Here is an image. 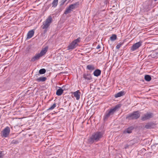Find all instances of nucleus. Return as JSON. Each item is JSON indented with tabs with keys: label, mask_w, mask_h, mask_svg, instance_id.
I'll list each match as a JSON object with an SVG mask.
<instances>
[{
	"label": "nucleus",
	"mask_w": 158,
	"mask_h": 158,
	"mask_svg": "<svg viewBox=\"0 0 158 158\" xmlns=\"http://www.w3.org/2000/svg\"><path fill=\"white\" fill-rule=\"evenodd\" d=\"M103 134L101 132H97L93 134L88 139V142L92 143L94 142L98 141L102 136Z\"/></svg>",
	"instance_id": "nucleus-1"
},
{
	"label": "nucleus",
	"mask_w": 158,
	"mask_h": 158,
	"mask_svg": "<svg viewBox=\"0 0 158 158\" xmlns=\"http://www.w3.org/2000/svg\"><path fill=\"white\" fill-rule=\"evenodd\" d=\"M80 38H78L77 39L74 40L69 45L68 47V50H72L76 48L78 46V43L80 42Z\"/></svg>",
	"instance_id": "nucleus-2"
},
{
	"label": "nucleus",
	"mask_w": 158,
	"mask_h": 158,
	"mask_svg": "<svg viewBox=\"0 0 158 158\" xmlns=\"http://www.w3.org/2000/svg\"><path fill=\"white\" fill-rule=\"evenodd\" d=\"M120 107L119 105L116 106L114 108L110 109V110L107 111L105 114V118H107L110 115H113L114 113L116 111L117 109Z\"/></svg>",
	"instance_id": "nucleus-3"
},
{
	"label": "nucleus",
	"mask_w": 158,
	"mask_h": 158,
	"mask_svg": "<svg viewBox=\"0 0 158 158\" xmlns=\"http://www.w3.org/2000/svg\"><path fill=\"white\" fill-rule=\"evenodd\" d=\"M52 22V19L51 16H49L45 21L43 23L42 26L43 29H46L48 27Z\"/></svg>",
	"instance_id": "nucleus-4"
},
{
	"label": "nucleus",
	"mask_w": 158,
	"mask_h": 158,
	"mask_svg": "<svg viewBox=\"0 0 158 158\" xmlns=\"http://www.w3.org/2000/svg\"><path fill=\"white\" fill-rule=\"evenodd\" d=\"M140 116V114L138 111L135 112L129 115L126 117L127 119H137Z\"/></svg>",
	"instance_id": "nucleus-5"
},
{
	"label": "nucleus",
	"mask_w": 158,
	"mask_h": 158,
	"mask_svg": "<svg viewBox=\"0 0 158 158\" xmlns=\"http://www.w3.org/2000/svg\"><path fill=\"white\" fill-rule=\"evenodd\" d=\"M10 128L8 127H6L4 129L2 132L3 136L5 137H7L10 134Z\"/></svg>",
	"instance_id": "nucleus-6"
},
{
	"label": "nucleus",
	"mask_w": 158,
	"mask_h": 158,
	"mask_svg": "<svg viewBox=\"0 0 158 158\" xmlns=\"http://www.w3.org/2000/svg\"><path fill=\"white\" fill-rule=\"evenodd\" d=\"M153 116V114L152 113H148L145 114L142 117V120L145 121L152 118Z\"/></svg>",
	"instance_id": "nucleus-7"
},
{
	"label": "nucleus",
	"mask_w": 158,
	"mask_h": 158,
	"mask_svg": "<svg viewBox=\"0 0 158 158\" xmlns=\"http://www.w3.org/2000/svg\"><path fill=\"white\" fill-rule=\"evenodd\" d=\"M142 43V42L139 41L133 44L131 47V50L134 51L137 49L141 45Z\"/></svg>",
	"instance_id": "nucleus-8"
},
{
	"label": "nucleus",
	"mask_w": 158,
	"mask_h": 158,
	"mask_svg": "<svg viewBox=\"0 0 158 158\" xmlns=\"http://www.w3.org/2000/svg\"><path fill=\"white\" fill-rule=\"evenodd\" d=\"M34 33V32L33 30H31L29 31L27 34V39H29L31 38L33 35Z\"/></svg>",
	"instance_id": "nucleus-9"
},
{
	"label": "nucleus",
	"mask_w": 158,
	"mask_h": 158,
	"mask_svg": "<svg viewBox=\"0 0 158 158\" xmlns=\"http://www.w3.org/2000/svg\"><path fill=\"white\" fill-rule=\"evenodd\" d=\"M80 92L78 90H77L73 93L74 96L76 98L77 100H78L79 99L80 97Z\"/></svg>",
	"instance_id": "nucleus-10"
},
{
	"label": "nucleus",
	"mask_w": 158,
	"mask_h": 158,
	"mask_svg": "<svg viewBox=\"0 0 158 158\" xmlns=\"http://www.w3.org/2000/svg\"><path fill=\"white\" fill-rule=\"evenodd\" d=\"M48 49V47H46L44 48H43L42 50L39 53L40 55L42 56H43L47 52Z\"/></svg>",
	"instance_id": "nucleus-11"
},
{
	"label": "nucleus",
	"mask_w": 158,
	"mask_h": 158,
	"mask_svg": "<svg viewBox=\"0 0 158 158\" xmlns=\"http://www.w3.org/2000/svg\"><path fill=\"white\" fill-rule=\"evenodd\" d=\"M42 56L40 55V53L36 54L32 58L31 61H34L36 60H38Z\"/></svg>",
	"instance_id": "nucleus-12"
},
{
	"label": "nucleus",
	"mask_w": 158,
	"mask_h": 158,
	"mask_svg": "<svg viewBox=\"0 0 158 158\" xmlns=\"http://www.w3.org/2000/svg\"><path fill=\"white\" fill-rule=\"evenodd\" d=\"M83 77L85 79L87 80H90L92 79L91 75L89 74H85L83 75Z\"/></svg>",
	"instance_id": "nucleus-13"
},
{
	"label": "nucleus",
	"mask_w": 158,
	"mask_h": 158,
	"mask_svg": "<svg viewBox=\"0 0 158 158\" xmlns=\"http://www.w3.org/2000/svg\"><path fill=\"white\" fill-rule=\"evenodd\" d=\"M101 73V71L99 69H97L95 70L93 73L94 76L97 77L100 75Z\"/></svg>",
	"instance_id": "nucleus-14"
},
{
	"label": "nucleus",
	"mask_w": 158,
	"mask_h": 158,
	"mask_svg": "<svg viewBox=\"0 0 158 158\" xmlns=\"http://www.w3.org/2000/svg\"><path fill=\"white\" fill-rule=\"evenodd\" d=\"M46 78L45 77H40L37 78L36 80L38 82H44L46 81Z\"/></svg>",
	"instance_id": "nucleus-15"
},
{
	"label": "nucleus",
	"mask_w": 158,
	"mask_h": 158,
	"mask_svg": "<svg viewBox=\"0 0 158 158\" xmlns=\"http://www.w3.org/2000/svg\"><path fill=\"white\" fill-rule=\"evenodd\" d=\"M86 68L89 70L92 71L94 69L95 67L93 65L89 64L87 66Z\"/></svg>",
	"instance_id": "nucleus-16"
},
{
	"label": "nucleus",
	"mask_w": 158,
	"mask_h": 158,
	"mask_svg": "<svg viewBox=\"0 0 158 158\" xmlns=\"http://www.w3.org/2000/svg\"><path fill=\"white\" fill-rule=\"evenodd\" d=\"M124 93L123 91H120L115 95V97L116 98L120 97L124 94Z\"/></svg>",
	"instance_id": "nucleus-17"
},
{
	"label": "nucleus",
	"mask_w": 158,
	"mask_h": 158,
	"mask_svg": "<svg viewBox=\"0 0 158 158\" xmlns=\"http://www.w3.org/2000/svg\"><path fill=\"white\" fill-rule=\"evenodd\" d=\"M64 90L61 88L58 89L56 91V94L58 96H60L63 93Z\"/></svg>",
	"instance_id": "nucleus-18"
},
{
	"label": "nucleus",
	"mask_w": 158,
	"mask_h": 158,
	"mask_svg": "<svg viewBox=\"0 0 158 158\" xmlns=\"http://www.w3.org/2000/svg\"><path fill=\"white\" fill-rule=\"evenodd\" d=\"M58 0H54L52 3V7H56L58 4Z\"/></svg>",
	"instance_id": "nucleus-19"
},
{
	"label": "nucleus",
	"mask_w": 158,
	"mask_h": 158,
	"mask_svg": "<svg viewBox=\"0 0 158 158\" xmlns=\"http://www.w3.org/2000/svg\"><path fill=\"white\" fill-rule=\"evenodd\" d=\"M132 129L131 127L128 128L125 131H124V133L125 134L131 133L132 132Z\"/></svg>",
	"instance_id": "nucleus-20"
},
{
	"label": "nucleus",
	"mask_w": 158,
	"mask_h": 158,
	"mask_svg": "<svg viewBox=\"0 0 158 158\" xmlns=\"http://www.w3.org/2000/svg\"><path fill=\"white\" fill-rule=\"evenodd\" d=\"M144 78L146 81H150L151 80V76L149 75H146L144 77Z\"/></svg>",
	"instance_id": "nucleus-21"
},
{
	"label": "nucleus",
	"mask_w": 158,
	"mask_h": 158,
	"mask_svg": "<svg viewBox=\"0 0 158 158\" xmlns=\"http://www.w3.org/2000/svg\"><path fill=\"white\" fill-rule=\"evenodd\" d=\"M117 36L115 35H113L110 38V40L112 41H114L116 39Z\"/></svg>",
	"instance_id": "nucleus-22"
},
{
	"label": "nucleus",
	"mask_w": 158,
	"mask_h": 158,
	"mask_svg": "<svg viewBox=\"0 0 158 158\" xmlns=\"http://www.w3.org/2000/svg\"><path fill=\"white\" fill-rule=\"evenodd\" d=\"M152 123H148L146 125H145V127L147 129H150L152 127Z\"/></svg>",
	"instance_id": "nucleus-23"
},
{
	"label": "nucleus",
	"mask_w": 158,
	"mask_h": 158,
	"mask_svg": "<svg viewBox=\"0 0 158 158\" xmlns=\"http://www.w3.org/2000/svg\"><path fill=\"white\" fill-rule=\"evenodd\" d=\"M72 10L71 9V8H70L69 7V6L68 8H67L66 9L64 12V14H67L70 13Z\"/></svg>",
	"instance_id": "nucleus-24"
},
{
	"label": "nucleus",
	"mask_w": 158,
	"mask_h": 158,
	"mask_svg": "<svg viewBox=\"0 0 158 158\" xmlns=\"http://www.w3.org/2000/svg\"><path fill=\"white\" fill-rule=\"evenodd\" d=\"M46 72V70L44 69H40L39 71V73L40 74H44Z\"/></svg>",
	"instance_id": "nucleus-25"
},
{
	"label": "nucleus",
	"mask_w": 158,
	"mask_h": 158,
	"mask_svg": "<svg viewBox=\"0 0 158 158\" xmlns=\"http://www.w3.org/2000/svg\"><path fill=\"white\" fill-rule=\"evenodd\" d=\"M77 4L75 3L73 4H71L69 6V7L70 8H71L72 10L73 9L75 8V6L77 5Z\"/></svg>",
	"instance_id": "nucleus-26"
},
{
	"label": "nucleus",
	"mask_w": 158,
	"mask_h": 158,
	"mask_svg": "<svg viewBox=\"0 0 158 158\" xmlns=\"http://www.w3.org/2000/svg\"><path fill=\"white\" fill-rule=\"evenodd\" d=\"M56 106V104H53L48 109V110H52L54 109Z\"/></svg>",
	"instance_id": "nucleus-27"
},
{
	"label": "nucleus",
	"mask_w": 158,
	"mask_h": 158,
	"mask_svg": "<svg viewBox=\"0 0 158 158\" xmlns=\"http://www.w3.org/2000/svg\"><path fill=\"white\" fill-rule=\"evenodd\" d=\"M4 154L3 153L2 151H0V158H3Z\"/></svg>",
	"instance_id": "nucleus-28"
},
{
	"label": "nucleus",
	"mask_w": 158,
	"mask_h": 158,
	"mask_svg": "<svg viewBox=\"0 0 158 158\" xmlns=\"http://www.w3.org/2000/svg\"><path fill=\"white\" fill-rule=\"evenodd\" d=\"M67 0H62L61 2V5H63Z\"/></svg>",
	"instance_id": "nucleus-29"
},
{
	"label": "nucleus",
	"mask_w": 158,
	"mask_h": 158,
	"mask_svg": "<svg viewBox=\"0 0 158 158\" xmlns=\"http://www.w3.org/2000/svg\"><path fill=\"white\" fill-rule=\"evenodd\" d=\"M129 145L128 144H126L124 146V148L125 149L128 148H129Z\"/></svg>",
	"instance_id": "nucleus-30"
},
{
	"label": "nucleus",
	"mask_w": 158,
	"mask_h": 158,
	"mask_svg": "<svg viewBox=\"0 0 158 158\" xmlns=\"http://www.w3.org/2000/svg\"><path fill=\"white\" fill-rule=\"evenodd\" d=\"M121 44H118V45L116 47V48L117 49H118L120 48V47H121Z\"/></svg>",
	"instance_id": "nucleus-31"
},
{
	"label": "nucleus",
	"mask_w": 158,
	"mask_h": 158,
	"mask_svg": "<svg viewBox=\"0 0 158 158\" xmlns=\"http://www.w3.org/2000/svg\"><path fill=\"white\" fill-rule=\"evenodd\" d=\"M100 48V46L99 45H98L97 47V49H99Z\"/></svg>",
	"instance_id": "nucleus-32"
},
{
	"label": "nucleus",
	"mask_w": 158,
	"mask_h": 158,
	"mask_svg": "<svg viewBox=\"0 0 158 158\" xmlns=\"http://www.w3.org/2000/svg\"><path fill=\"white\" fill-rule=\"evenodd\" d=\"M12 143H15L14 142V141H13L12 142Z\"/></svg>",
	"instance_id": "nucleus-33"
},
{
	"label": "nucleus",
	"mask_w": 158,
	"mask_h": 158,
	"mask_svg": "<svg viewBox=\"0 0 158 158\" xmlns=\"http://www.w3.org/2000/svg\"><path fill=\"white\" fill-rule=\"evenodd\" d=\"M157 0H154V1H157Z\"/></svg>",
	"instance_id": "nucleus-34"
},
{
	"label": "nucleus",
	"mask_w": 158,
	"mask_h": 158,
	"mask_svg": "<svg viewBox=\"0 0 158 158\" xmlns=\"http://www.w3.org/2000/svg\"><path fill=\"white\" fill-rule=\"evenodd\" d=\"M59 55H60V54H58V56Z\"/></svg>",
	"instance_id": "nucleus-35"
}]
</instances>
